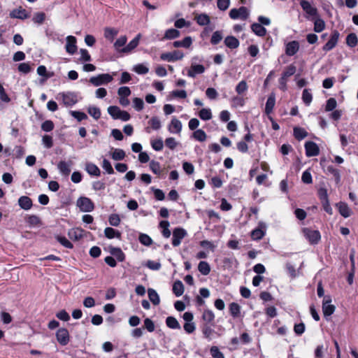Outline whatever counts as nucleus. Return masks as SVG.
Segmentation results:
<instances>
[{
  "instance_id": "32",
  "label": "nucleus",
  "mask_w": 358,
  "mask_h": 358,
  "mask_svg": "<svg viewBox=\"0 0 358 358\" xmlns=\"http://www.w3.org/2000/svg\"><path fill=\"white\" fill-rule=\"evenodd\" d=\"M251 28L252 31L259 36L265 35L266 32V29L261 24L255 23L252 25Z\"/></svg>"
},
{
  "instance_id": "35",
  "label": "nucleus",
  "mask_w": 358,
  "mask_h": 358,
  "mask_svg": "<svg viewBox=\"0 0 358 358\" xmlns=\"http://www.w3.org/2000/svg\"><path fill=\"white\" fill-rule=\"evenodd\" d=\"M199 117L205 121L212 118V112L210 108H202L199 113Z\"/></svg>"
},
{
  "instance_id": "1",
  "label": "nucleus",
  "mask_w": 358,
  "mask_h": 358,
  "mask_svg": "<svg viewBox=\"0 0 358 358\" xmlns=\"http://www.w3.org/2000/svg\"><path fill=\"white\" fill-rule=\"evenodd\" d=\"M115 75V73H113V74L109 73H102L97 75L96 76L91 77L90 79V83H92L94 86L98 87L102 85H106L110 83L113 80V76Z\"/></svg>"
},
{
  "instance_id": "59",
  "label": "nucleus",
  "mask_w": 358,
  "mask_h": 358,
  "mask_svg": "<svg viewBox=\"0 0 358 358\" xmlns=\"http://www.w3.org/2000/svg\"><path fill=\"white\" fill-rule=\"evenodd\" d=\"M45 15L44 13L38 12L34 14L32 20L36 24H42L45 20Z\"/></svg>"
},
{
  "instance_id": "44",
  "label": "nucleus",
  "mask_w": 358,
  "mask_h": 358,
  "mask_svg": "<svg viewBox=\"0 0 358 358\" xmlns=\"http://www.w3.org/2000/svg\"><path fill=\"white\" fill-rule=\"evenodd\" d=\"M196 22L200 25H206L210 22L209 17L206 14L198 15L195 17Z\"/></svg>"
},
{
  "instance_id": "55",
  "label": "nucleus",
  "mask_w": 358,
  "mask_h": 358,
  "mask_svg": "<svg viewBox=\"0 0 358 358\" xmlns=\"http://www.w3.org/2000/svg\"><path fill=\"white\" fill-rule=\"evenodd\" d=\"M206 95L209 99L214 100V99H217V97L218 96V93L215 88L208 87L206 90Z\"/></svg>"
},
{
  "instance_id": "13",
  "label": "nucleus",
  "mask_w": 358,
  "mask_h": 358,
  "mask_svg": "<svg viewBox=\"0 0 358 358\" xmlns=\"http://www.w3.org/2000/svg\"><path fill=\"white\" fill-rule=\"evenodd\" d=\"M182 127V122L176 118H173L168 126V130L171 134H180Z\"/></svg>"
},
{
  "instance_id": "4",
  "label": "nucleus",
  "mask_w": 358,
  "mask_h": 358,
  "mask_svg": "<svg viewBox=\"0 0 358 358\" xmlns=\"http://www.w3.org/2000/svg\"><path fill=\"white\" fill-rule=\"evenodd\" d=\"M335 306L331 304L330 296H324L322 301V312L325 317L331 316L335 311Z\"/></svg>"
},
{
  "instance_id": "5",
  "label": "nucleus",
  "mask_w": 358,
  "mask_h": 358,
  "mask_svg": "<svg viewBox=\"0 0 358 358\" xmlns=\"http://www.w3.org/2000/svg\"><path fill=\"white\" fill-rule=\"evenodd\" d=\"M249 15L247 8L242 6L238 9L233 8L229 12V16L233 20L241 19L246 20Z\"/></svg>"
},
{
  "instance_id": "3",
  "label": "nucleus",
  "mask_w": 358,
  "mask_h": 358,
  "mask_svg": "<svg viewBox=\"0 0 358 358\" xmlns=\"http://www.w3.org/2000/svg\"><path fill=\"white\" fill-rule=\"evenodd\" d=\"M185 229L181 227H176L173 231L172 245L178 247L180 245L182 240L187 236Z\"/></svg>"
},
{
  "instance_id": "48",
  "label": "nucleus",
  "mask_w": 358,
  "mask_h": 358,
  "mask_svg": "<svg viewBox=\"0 0 358 358\" xmlns=\"http://www.w3.org/2000/svg\"><path fill=\"white\" fill-rule=\"evenodd\" d=\"M150 143L152 149L155 151H161L163 149L164 143L161 138L152 140Z\"/></svg>"
},
{
  "instance_id": "51",
  "label": "nucleus",
  "mask_w": 358,
  "mask_h": 358,
  "mask_svg": "<svg viewBox=\"0 0 358 358\" xmlns=\"http://www.w3.org/2000/svg\"><path fill=\"white\" fill-rule=\"evenodd\" d=\"M120 222V217L117 214H112L109 216L108 222L111 226L117 227Z\"/></svg>"
},
{
  "instance_id": "25",
  "label": "nucleus",
  "mask_w": 358,
  "mask_h": 358,
  "mask_svg": "<svg viewBox=\"0 0 358 358\" xmlns=\"http://www.w3.org/2000/svg\"><path fill=\"white\" fill-rule=\"evenodd\" d=\"M275 104V97L274 94H271L266 101L265 106V113L269 115L272 111Z\"/></svg>"
},
{
  "instance_id": "8",
  "label": "nucleus",
  "mask_w": 358,
  "mask_h": 358,
  "mask_svg": "<svg viewBox=\"0 0 358 358\" xmlns=\"http://www.w3.org/2000/svg\"><path fill=\"white\" fill-rule=\"evenodd\" d=\"M57 342L62 345H66L70 341L69 331L65 328H60L56 332Z\"/></svg>"
},
{
  "instance_id": "54",
  "label": "nucleus",
  "mask_w": 358,
  "mask_h": 358,
  "mask_svg": "<svg viewBox=\"0 0 358 358\" xmlns=\"http://www.w3.org/2000/svg\"><path fill=\"white\" fill-rule=\"evenodd\" d=\"M101 166L106 171L107 173H108V174L114 173V170L112 167V165L108 159H103Z\"/></svg>"
},
{
  "instance_id": "15",
  "label": "nucleus",
  "mask_w": 358,
  "mask_h": 358,
  "mask_svg": "<svg viewBox=\"0 0 358 358\" xmlns=\"http://www.w3.org/2000/svg\"><path fill=\"white\" fill-rule=\"evenodd\" d=\"M108 252L119 262H122L125 259V255L120 248L110 246L108 248Z\"/></svg>"
},
{
  "instance_id": "11",
  "label": "nucleus",
  "mask_w": 358,
  "mask_h": 358,
  "mask_svg": "<svg viewBox=\"0 0 358 358\" xmlns=\"http://www.w3.org/2000/svg\"><path fill=\"white\" fill-rule=\"evenodd\" d=\"M72 164L71 161H60L57 164V169L60 174L65 177L69 176L71 171Z\"/></svg>"
},
{
  "instance_id": "45",
  "label": "nucleus",
  "mask_w": 358,
  "mask_h": 358,
  "mask_svg": "<svg viewBox=\"0 0 358 358\" xmlns=\"http://www.w3.org/2000/svg\"><path fill=\"white\" fill-rule=\"evenodd\" d=\"M138 240L141 244L145 246H150L152 243V238L145 234H141Z\"/></svg>"
},
{
  "instance_id": "9",
  "label": "nucleus",
  "mask_w": 358,
  "mask_h": 358,
  "mask_svg": "<svg viewBox=\"0 0 358 358\" xmlns=\"http://www.w3.org/2000/svg\"><path fill=\"white\" fill-rule=\"evenodd\" d=\"M305 150L307 157H315L320 153L318 145L313 141H308L305 143Z\"/></svg>"
},
{
  "instance_id": "27",
  "label": "nucleus",
  "mask_w": 358,
  "mask_h": 358,
  "mask_svg": "<svg viewBox=\"0 0 358 358\" xmlns=\"http://www.w3.org/2000/svg\"><path fill=\"white\" fill-rule=\"evenodd\" d=\"M173 292L176 296H180L184 292V285L180 280H177L173 283Z\"/></svg>"
},
{
  "instance_id": "26",
  "label": "nucleus",
  "mask_w": 358,
  "mask_h": 358,
  "mask_svg": "<svg viewBox=\"0 0 358 358\" xmlns=\"http://www.w3.org/2000/svg\"><path fill=\"white\" fill-rule=\"evenodd\" d=\"M148 294L149 299L154 305L157 306V305L159 304L160 299H159V294L155 289H153L152 288H149L148 289Z\"/></svg>"
},
{
  "instance_id": "38",
  "label": "nucleus",
  "mask_w": 358,
  "mask_h": 358,
  "mask_svg": "<svg viewBox=\"0 0 358 358\" xmlns=\"http://www.w3.org/2000/svg\"><path fill=\"white\" fill-rule=\"evenodd\" d=\"M133 71L138 74L144 75L148 73L149 69L143 64H138L134 66Z\"/></svg>"
},
{
  "instance_id": "28",
  "label": "nucleus",
  "mask_w": 358,
  "mask_h": 358,
  "mask_svg": "<svg viewBox=\"0 0 358 358\" xmlns=\"http://www.w3.org/2000/svg\"><path fill=\"white\" fill-rule=\"evenodd\" d=\"M166 324L172 329H180V325L178 320L172 316L167 317L166 319Z\"/></svg>"
},
{
  "instance_id": "47",
  "label": "nucleus",
  "mask_w": 358,
  "mask_h": 358,
  "mask_svg": "<svg viewBox=\"0 0 358 358\" xmlns=\"http://www.w3.org/2000/svg\"><path fill=\"white\" fill-rule=\"evenodd\" d=\"M37 73L41 76H43L45 80H47L48 78H50L52 76V73H48L47 71V69H46V67L45 66H39L37 69Z\"/></svg>"
},
{
  "instance_id": "21",
  "label": "nucleus",
  "mask_w": 358,
  "mask_h": 358,
  "mask_svg": "<svg viewBox=\"0 0 358 358\" xmlns=\"http://www.w3.org/2000/svg\"><path fill=\"white\" fill-rule=\"evenodd\" d=\"M104 234H105V236L108 239H112V238L120 239L121 238V232L119 231L118 230H116V229L112 228V227H106L104 229Z\"/></svg>"
},
{
  "instance_id": "58",
  "label": "nucleus",
  "mask_w": 358,
  "mask_h": 358,
  "mask_svg": "<svg viewBox=\"0 0 358 358\" xmlns=\"http://www.w3.org/2000/svg\"><path fill=\"white\" fill-rule=\"evenodd\" d=\"M248 90V85L245 80L241 81L236 87V92L238 94H241Z\"/></svg>"
},
{
  "instance_id": "37",
  "label": "nucleus",
  "mask_w": 358,
  "mask_h": 358,
  "mask_svg": "<svg viewBox=\"0 0 358 358\" xmlns=\"http://www.w3.org/2000/svg\"><path fill=\"white\" fill-rule=\"evenodd\" d=\"M294 136L298 140H302L307 136L306 130L301 127L294 128Z\"/></svg>"
},
{
  "instance_id": "34",
  "label": "nucleus",
  "mask_w": 358,
  "mask_h": 358,
  "mask_svg": "<svg viewBox=\"0 0 358 358\" xmlns=\"http://www.w3.org/2000/svg\"><path fill=\"white\" fill-rule=\"evenodd\" d=\"M229 311L234 317H238L241 315V307L236 303H231L229 305Z\"/></svg>"
},
{
  "instance_id": "39",
  "label": "nucleus",
  "mask_w": 358,
  "mask_h": 358,
  "mask_svg": "<svg viewBox=\"0 0 358 358\" xmlns=\"http://www.w3.org/2000/svg\"><path fill=\"white\" fill-rule=\"evenodd\" d=\"M152 129L159 130L162 127V123L159 118L157 116L152 117L148 122Z\"/></svg>"
},
{
  "instance_id": "6",
  "label": "nucleus",
  "mask_w": 358,
  "mask_h": 358,
  "mask_svg": "<svg viewBox=\"0 0 358 358\" xmlns=\"http://www.w3.org/2000/svg\"><path fill=\"white\" fill-rule=\"evenodd\" d=\"M305 237L311 244H317L321 238L320 233L317 230L305 228L303 230Z\"/></svg>"
},
{
  "instance_id": "53",
  "label": "nucleus",
  "mask_w": 358,
  "mask_h": 358,
  "mask_svg": "<svg viewBox=\"0 0 358 358\" xmlns=\"http://www.w3.org/2000/svg\"><path fill=\"white\" fill-rule=\"evenodd\" d=\"M318 196L321 201V203L329 201L327 190L325 187H320L318 189Z\"/></svg>"
},
{
  "instance_id": "60",
  "label": "nucleus",
  "mask_w": 358,
  "mask_h": 358,
  "mask_svg": "<svg viewBox=\"0 0 358 358\" xmlns=\"http://www.w3.org/2000/svg\"><path fill=\"white\" fill-rule=\"evenodd\" d=\"M57 241L66 248H72L73 244L64 236H57Z\"/></svg>"
},
{
  "instance_id": "50",
  "label": "nucleus",
  "mask_w": 358,
  "mask_h": 358,
  "mask_svg": "<svg viewBox=\"0 0 358 358\" xmlns=\"http://www.w3.org/2000/svg\"><path fill=\"white\" fill-rule=\"evenodd\" d=\"M17 69L20 72L27 74L31 71L32 68L29 63H20L18 65Z\"/></svg>"
},
{
  "instance_id": "10",
  "label": "nucleus",
  "mask_w": 358,
  "mask_h": 358,
  "mask_svg": "<svg viewBox=\"0 0 358 358\" xmlns=\"http://www.w3.org/2000/svg\"><path fill=\"white\" fill-rule=\"evenodd\" d=\"M59 95L62 96L63 103L66 106H72L78 101L77 96L74 93L67 92L59 94Z\"/></svg>"
},
{
  "instance_id": "29",
  "label": "nucleus",
  "mask_w": 358,
  "mask_h": 358,
  "mask_svg": "<svg viewBox=\"0 0 358 358\" xmlns=\"http://www.w3.org/2000/svg\"><path fill=\"white\" fill-rule=\"evenodd\" d=\"M136 46H115L118 57H122L132 52Z\"/></svg>"
},
{
  "instance_id": "24",
  "label": "nucleus",
  "mask_w": 358,
  "mask_h": 358,
  "mask_svg": "<svg viewBox=\"0 0 358 358\" xmlns=\"http://www.w3.org/2000/svg\"><path fill=\"white\" fill-rule=\"evenodd\" d=\"M68 235L72 240H79L83 236V230L80 228H73L69 231Z\"/></svg>"
},
{
  "instance_id": "14",
  "label": "nucleus",
  "mask_w": 358,
  "mask_h": 358,
  "mask_svg": "<svg viewBox=\"0 0 358 358\" xmlns=\"http://www.w3.org/2000/svg\"><path fill=\"white\" fill-rule=\"evenodd\" d=\"M205 71V68L203 65L192 64L189 69L188 70L187 75L189 77L194 78L198 74H201Z\"/></svg>"
},
{
  "instance_id": "56",
  "label": "nucleus",
  "mask_w": 358,
  "mask_h": 358,
  "mask_svg": "<svg viewBox=\"0 0 358 358\" xmlns=\"http://www.w3.org/2000/svg\"><path fill=\"white\" fill-rule=\"evenodd\" d=\"M337 102L334 98H330L327 101L325 110L331 111L336 108Z\"/></svg>"
},
{
  "instance_id": "30",
  "label": "nucleus",
  "mask_w": 358,
  "mask_h": 358,
  "mask_svg": "<svg viewBox=\"0 0 358 358\" xmlns=\"http://www.w3.org/2000/svg\"><path fill=\"white\" fill-rule=\"evenodd\" d=\"M198 270L202 275H207L210 272V266L207 262L201 261L198 265Z\"/></svg>"
},
{
  "instance_id": "62",
  "label": "nucleus",
  "mask_w": 358,
  "mask_h": 358,
  "mask_svg": "<svg viewBox=\"0 0 358 358\" xmlns=\"http://www.w3.org/2000/svg\"><path fill=\"white\" fill-rule=\"evenodd\" d=\"M182 169L184 171L188 174H192L194 171V167L192 164L188 162H185L182 163Z\"/></svg>"
},
{
  "instance_id": "19",
  "label": "nucleus",
  "mask_w": 358,
  "mask_h": 358,
  "mask_svg": "<svg viewBox=\"0 0 358 358\" xmlns=\"http://www.w3.org/2000/svg\"><path fill=\"white\" fill-rule=\"evenodd\" d=\"M10 15L13 18H18L21 20L27 19V17H29V15L27 13L26 10L21 7L13 10L10 13Z\"/></svg>"
},
{
  "instance_id": "7",
  "label": "nucleus",
  "mask_w": 358,
  "mask_h": 358,
  "mask_svg": "<svg viewBox=\"0 0 358 358\" xmlns=\"http://www.w3.org/2000/svg\"><path fill=\"white\" fill-rule=\"evenodd\" d=\"M266 224L263 222H259L256 229L251 231V238L252 240L258 241L262 239L266 234Z\"/></svg>"
},
{
  "instance_id": "64",
  "label": "nucleus",
  "mask_w": 358,
  "mask_h": 358,
  "mask_svg": "<svg viewBox=\"0 0 358 358\" xmlns=\"http://www.w3.org/2000/svg\"><path fill=\"white\" fill-rule=\"evenodd\" d=\"M202 332L205 338L210 340L214 330L210 327L205 325L202 329Z\"/></svg>"
},
{
  "instance_id": "52",
  "label": "nucleus",
  "mask_w": 358,
  "mask_h": 358,
  "mask_svg": "<svg viewBox=\"0 0 358 358\" xmlns=\"http://www.w3.org/2000/svg\"><path fill=\"white\" fill-rule=\"evenodd\" d=\"M70 114L79 122L87 118V115L85 113L80 111L71 110L70 111Z\"/></svg>"
},
{
  "instance_id": "17",
  "label": "nucleus",
  "mask_w": 358,
  "mask_h": 358,
  "mask_svg": "<svg viewBox=\"0 0 358 358\" xmlns=\"http://www.w3.org/2000/svg\"><path fill=\"white\" fill-rule=\"evenodd\" d=\"M85 169L90 176L99 177L101 175V171L99 168L92 162H87Z\"/></svg>"
},
{
  "instance_id": "31",
  "label": "nucleus",
  "mask_w": 358,
  "mask_h": 358,
  "mask_svg": "<svg viewBox=\"0 0 358 358\" xmlns=\"http://www.w3.org/2000/svg\"><path fill=\"white\" fill-rule=\"evenodd\" d=\"M192 137L199 142H203L206 140L207 135L203 130L196 129L194 131Z\"/></svg>"
},
{
  "instance_id": "22",
  "label": "nucleus",
  "mask_w": 358,
  "mask_h": 358,
  "mask_svg": "<svg viewBox=\"0 0 358 358\" xmlns=\"http://www.w3.org/2000/svg\"><path fill=\"white\" fill-rule=\"evenodd\" d=\"M118 30L114 28L106 27L104 29V37L108 43H112L114 38L117 35Z\"/></svg>"
},
{
  "instance_id": "40",
  "label": "nucleus",
  "mask_w": 358,
  "mask_h": 358,
  "mask_svg": "<svg viewBox=\"0 0 358 358\" xmlns=\"http://www.w3.org/2000/svg\"><path fill=\"white\" fill-rule=\"evenodd\" d=\"M150 169L156 175L159 176L162 173L160 164L157 161L152 160L150 162Z\"/></svg>"
},
{
  "instance_id": "20",
  "label": "nucleus",
  "mask_w": 358,
  "mask_h": 358,
  "mask_svg": "<svg viewBox=\"0 0 358 358\" xmlns=\"http://www.w3.org/2000/svg\"><path fill=\"white\" fill-rule=\"evenodd\" d=\"M18 204L21 208L25 210H28L32 206V201L29 197L27 196H22L18 199Z\"/></svg>"
},
{
  "instance_id": "49",
  "label": "nucleus",
  "mask_w": 358,
  "mask_h": 358,
  "mask_svg": "<svg viewBox=\"0 0 358 358\" xmlns=\"http://www.w3.org/2000/svg\"><path fill=\"white\" fill-rule=\"evenodd\" d=\"M133 107L136 111H141L143 109L144 102L141 98L136 97L133 99Z\"/></svg>"
},
{
  "instance_id": "43",
  "label": "nucleus",
  "mask_w": 358,
  "mask_h": 358,
  "mask_svg": "<svg viewBox=\"0 0 358 358\" xmlns=\"http://www.w3.org/2000/svg\"><path fill=\"white\" fill-rule=\"evenodd\" d=\"M202 319L210 323L212 322L215 319V315L213 312L210 310H205L202 315Z\"/></svg>"
},
{
  "instance_id": "36",
  "label": "nucleus",
  "mask_w": 358,
  "mask_h": 358,
  "mask_svg": "<svg viewBox=\"0 0 358 358\" xmlns=\"http://www.w3.org/2000/svg\"><path fill=\"white\" fill-rule=\"evenodd\" d=\"M87 112L95 120H98L101 117V110L96 106H89L87 108Z\"/></svg>"
},
{
  "instance_id": "57",
  "label": "nucleus",
  "mask_w": 358,
  "mask_h": 358,
  "mask_svg": "<svg viewBox=\"0 0 358 358\" xmlns=\"http://www.w3.org/2000/svg\"><path fill=\"white\" fill-rule=\"evenodd\" d=\"M210 355L213 358H225L224 354L219 350L217 346L211 347Z\"/></svg>"
},
{
  "instance_id": "23",
  "label": "nucleus",
  "mask_w": 358,
  "mask_h": 358,
  "mask_svg": "<svg viewBox=\"0 0 358 358\" xmlns=\"http://www.w3.org/2000/svg\"><path fill=\"white\" fill-rule=\"evenodd\" d=\"M169 226V222L167 220H162L159 222V227L162 229V236L166 238H169L171 234Z\"/></svg>"
},
{
  "instance_id": "16",
  "label": "nucleus",
  "mask_w": 358,
  "mask_h": 358,
  "mask_svg": "<svg viewBox=\"0 0 358 358\" xmlns=\"http://www.w3.org/2000/svg\"><path fill=\"white\" fill-rule=\"evenodd\" d=\"M339 213L345 218L349 217L352 214V210L345 202H339L336 204Z\"/></svg>"
},
{
  "instance_id": "33",
  "label": "nucleus",
  "mask_w": 358,
  "mask_h": 358,
  "mask_svg": "<svg viewBox=\"0 0 358 358\" xmlns=\"http://www.w3.org/2000/svg\"><path fill=\"white\" fill-rule=\"evenodd\" d=\"M314 30L316 32H321L325 27V23L323 20L317 17H314Z\"/></svg>"
},
{
  "instance_id": "61",
  "label": "nucleus",
  "mask_w": 358,
  "mask_h": 358,
  "mask_svg": "<svg viewBox=\"0 0 358 358\" xmlns=\"http://www.w3.org/2000/svg\"><path fill=\"white\" fill-rule=\"evenodd\" d=\"M41 129L46 132L51 131L54 129V123L51 120H45L42 123Z\"/></svg>"
},
{
  "instance_id": "46",
  "label": "nucleus",
  "mask_w": 358,
  "mask_h": 358,
  "mask_svg": "<svg viewBox=\"0 0 358 358\" xmlns=\"http://www.w3.org/2000/svg\"><path fill=\"white\" fill-rule=\"evenodd\" d=\"M313 96L308 90L305 89L302 94V100L306 106H309L312 101Z\"/></svg>"
},
{
  "instance_id": "63",
  "label": "nucleus",
  "mask_w": 358,
  "mask_h": 358,
  "mask_svg": "<svg viewBox=\"0 0 358 358\" xmlns=\"http://www.w3.org/2000/svg\"><path fill=\"white\" fill-rule=\"evenodd\" d=\"M117 94L119 96L128 97L131 94V90L128 87H120L117 90Z\"/></svg>"
},
{
  "instance_id": "42",
  "label": "nucleus",
  "mask_w": 358,
  "mask_h": 358,
  "mask_svg": "<svg viewBox=\"0 0 358 358\" xmlns=\"http://www.w3.org/2000/svg\"><path fill=\"white\" fill-rule=\"evenodd\" d=\"M165 145L170 150H173L178 145H180V143L178 142L173 137H169L165 140Z\"/></svg>"
},
{
  "instance_id": "18",
  "label": "nucleus",
  "mask_w": 358,
  "mask_h": 358,
  "mask_svg": "<svg viewBox=\"0 0 358 358\" xmlns=\"http://www.w3.org/2000/svg\"><path fill=\"white\" fill-rule=\"evenodd\" d=\"M110 155L113 160L120 161L124 159L126 157V153L122 149L112 148L110 152Z\"/></svg>"
},
{
  "instance_id": "12",
  "label": "nucleus",
  "mask_w": 358,
  "mask_h": 358,
  "mask_svg": "<svg viewBox=\"0 0 358 358\" xmlns=\"http://www.w3.org/2000/svg\"><path fill=\"white\" fill-rule=\"evenodd\" d=\"M300 5L306 14L314 17H317V10L316 8L313 7L310 2L303 0L300 2Z\"/></svg>"
},
{
  "instance_id": "41",
  "label": "nucleus",
  "mask_w": 358,
  "mask_h": 358,
  "mask_svg": "<svg viewBox=\"0 0 358 358\" xmlns=\"http://www.w3.org/2000/svg\"><path fill=\"white\" fill-rule=\"evenodd\" d=\"M122 110L117 106H111L108 108V113L115 120H117Z\"/></svg>"
},
{
  "instance_id": "2",
  "label": "nucleus",
  "mask_w": 358,
  "mask_h": 358,
  "mask_svg": "<svg viewBox=\"0 0 358 358\" xmlns=\"http://www.w3.org/2000/svg\"><path fill=\"white\" fill-rule=\"evenodd\" d=\"M76 206L82 212L90 213L94 209L92 201L86 196H80L76 201Z\"/></svg>"
}]
</instances>
